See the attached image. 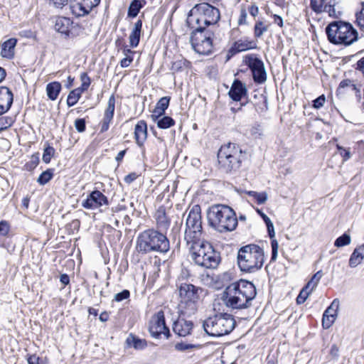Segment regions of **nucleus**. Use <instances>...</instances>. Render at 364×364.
<instances>
[{
    "label": "nucleus",
    "mask_w": 364,
    "mask_h": 364,
    "mask_svg": "<svg viewBox=\"0 0 364 364\" xmlns=\"http://www.w3.org/2000/svg\"><path fill=\"white\" fill-rule=\"evenodd\" d=\"M173 331L178 336L185 337L191 334L193 329V323L179 317L173 323Z\"/></svg>",
    "instance_id": "6ab92c4d"
},
{
    "label": "nucleus",
    "mask_w": 364,
    "mask_h": 364,
    "mask_svg": "<svg viewBox=\"0 0 364 364\" xmlns=\"http://www.w3.org/2000/svg\"><path fill=\"white\" fill-rule=\"evenodd\" d=\"M17 41L16 38H10L1 45V55L3 58L11 59L14 55V49L16 45Z\"/></svg>",
    "instance_id": "a878e982"
},
{
    "label": "nucleus",
    "mask_w": 364,
    "mask_h": 364,
    "mask_svg": "<svg viewBox=\"0 0 364 364\" xmlns=\"http://www.w3.org/2000/svg\"><path fill=\"white\" fill-rule=\"evenodd\" d=\"M237 259L242 272L254 273L262 269L264 262V252L259 245H247L239 249Z\"/></svg>",
    "instance_id": "20e7f679"
},
{
    "label": "nucleus",
    "mask_w": 364,
    "mask_h": 364,
    "mask_svg": "<svg viewBox=\"0 0 364 364\" xmlns=\"http://www.w3.org/2000/svg\"><path fill=\"white\" fill-rule=\"evenodd\" d=\"M328 40L335 45L350 46L358 40V32L349 23L335 21L326 28Z\"/></svg>",
    "instance_id": "423d86ee"
},
{
    "label": "nucleus",
    "mask_w": 364,
    "mask_h": 364,
    "mask_svg": "<svg viewBox=\"0 0 364 364\" xmlns=\"http://www.w3.org/2000/svg\"><path fill=\"white\" fill-rule=\"evenodd\" d=\"M220 18L219 10L207 3L196 5L191 11L187 22L196 23L198 27H205L216 23Z\"/></svg>",
    "instance_id": "9d476101"
},
{
    "label": "nucleus",
    "mask_w": 364,
    "mask_h": 364,
    "mask_svg": "<svg viewBox=\"0 0 364 364\" xmlns=\"http://www.w3.org/2000/svg\"><path fill=\"white\" fill-rule=\"evenodd\" d=\"M53 176V169L48 168L46 171L42 172L41 175L38 176L37 179V182L41 185L44 186L47 183H48Z\"/></svg>",
    "instance_id": "e433bc0d"
},
{
    "label": "nucleus",
    "mask_w": 364,
    "mask_h": 364,
    "mask_svg": "<svg viewBox=\"0 0 364 364\" xmlns=\"http://www.w3.org/2000/svg\"><path fill=\"white\" fill-rule=\"evenodd\" d=\"M191 255V259L198 266L206 269L216 268L220 262V254L208 242L201 239L186 242Z\"/></svg>",
    "instance_id": "7ed1b4c3"
},
{
    "label": "nucleus",
    "mask_w": 364,
    "mask_h": 364,
    "mask_svg": "<svg viewBox=\"0 0 364 364\" xmlns=\"http://www.w3.org/2000/svg\"><path fill=\"white\" fill-rule=\"evenodd\" d=\"M14 101L11 90L6 86H0V115L7 112Z\"/></svg>",
    "instance_id": "aec40b11"
},
{
    "label": "nucleus",
    "mask_w": 364,
    "mask_h": 364,
    "mask_svg": "<svg viewBox=\"0 0 364 364\" xmlns=\"http://www.w3.org/2000/svg\"><path fill=\"white\" fill-rule=\"evenodd\" d=\"M75 3L70 5V9L73 15L77 17L84 16L90 14L91 10L83 4L80 0H75Z\"/></svg>",
    "instance_id": "c756f323"
},
{
    "label": "nucleus",
    "mask_w": 364,
    "mask_h": 364,
    "mask_svg": "<svg viewBox=\"0 0 364 364\" xmlns=\"http://www.w3.org/2000/svg\"><path fill=\"white\" fill-rule=\"evenodd\" d=\"M257 294L256 287L248 281L240 280L228 285L223 294L225 306L232 309H247Z\"/></svg>",
    "instance_id": "f257e3e1"
},
{
    "label": "nucleus",
    "mask_w": 364,
    "mask_h": 364,
    "mask_svg": "<svg viewBox=\"0 0 364 364\" xmlns=\"http://www.w3.org/2000/svg\"><path fill=\"white\" fill-rule=\"evenodd\" d=\"M133 61V56L124 57L120 61V65L122 68H127L129 66L131 63Z\"/></svg>",
    "instance_id": "e2e57ef3"
},
{
    "label": "nucleus",
    "mask_w": 364,
    "mask_h": 364,
    "mask_svg": "<svg viewBox=\"0 0 364 364\" xmlns=\"http://www.w3.org/2000/svg\"><path fill=\"white\" fill-rule=\"evenodd\" d=\"M207 218L210 225L220 232L232 231L237 225L235 211L225 205L217 204L210 207Z\"/></svg>",
    "instance_id": "f03ea898"
},
{
    "label": "nucleus",
    "mask_w": 364,
    "mask_h": 364,
    "mask_svg": "<svg viewBox=\"0 0 364 364\" xmlns=\"http://www.w3.org/2000/svg\"><path fill=\"white\" fill-rule=\"evenodd\" d=\"M272 256L271 261H275L277 257L279 244L277 240L274 237L271 239Z\"/></svg>",
    "instance_id": "3c124183"
},
{
    "label": "nucleus",
    "mask_w": 364,
    "mask_h": 364,
    "mask_svg": "<svg viewBox=\"0 0 364 364\" xmlns=\"http://www.w3.org/2000/svg\"><path fill=\"white\" fill-rule=\"evenodd\" d=\"M149 331L154 338H160L161 336H164L165 338H168L170 331L166 325L163 311H159L151 316L149 322Z\"/></svg>",
    "instance_id": "4468645a"
},
{
    "label": "nucleus",
    "mask_w": 364,
    "mask_h": 364,
    "mask_svg": "<svg viewBox=\"0 0 364 364\" xmlns=\"http://www.w3.org/2000/svg\"><path fill=\"white\" fill-rule=\"evenodd\" d=\"M83 92V91L78 88L71 90L67 98L68 106L69 107L74 106L79 101Z\"/></svg>",
    "instance_id": "f704fd0d"
},
{
    "label": "nucleus",
    "mask_w": 364,
    "mask_h": 364,
    "mask_svg": "<svg viewBox=\"0 0 364 364\" xmlns=\"http://www.w3.org/2000/svg\"><path fill=\"white\" fill-rule=\"evenodd\" d=\"M326 97L324 95H320L318 97L313 101V107L315 109H320L325 103Z\"/></svg>",
    "instance_id": "6e6d98bb"
},
{
    "label": "nucleus",
    "mask_w": 364,
    "mask_h": 364,
    "mask_svg": "<svg viewBox=\"0 0 364 364\" xmlns=\"http://www.w3.org/2000/svg\"><path fill=\"white\" fill-rule=\"evenodd\" d=\"M142 28V21L138 20L135 23L132 31L129 35V43L132 48H136L139 43L141 31Z\"/></svg>",
    "instance_id": "c85d7f7f"
},
{
    "label": "nucleus",
    "mask_w": 364,
    "mask_h": 364,
    "mask_svg": "<svg viewBox=\"0 0 364 364\" xmlns=\"http://www.w3.org/2000/svg\"><path fill=\"white\" fill-rule=\"evenodd\" d=\"M323 276V273L321 270L318 271L316 273H315L310 281L306 284V289H309L310 291H313L314 288L316 287L318 285L320 279H321Z\"/></svg>",
    "instance_id": "58836bf2"
},
{
    "label": "nucleus",
    "mask_w": 364,
    "mask_h": 364,
    "mask_svg": "<svg viewBox=\"0 0 364 364\" xmlns=\"http://www.w3.org/2000/svg\"><path fill=\"white\" fill-rule=\"evenodd\" d=\"M247 193L248 196L253 198V199H255L259 205L264 203L267 200V194L266 192L258 193L256 191H250Z\"/></svg>",
    "instance_id": "a19ab883"
},
{
    "label": "nucleus",
    "mask_w": 364,
    "mask_h": 364,
    "mask_svg": "<svg viewBox=\"0 0 364 364\" xmlns=\"http://www.w3.org/2000/svg\"><path fill=\"white\" fill-rule=\"evenodd\" d=\"M311 292V291H310L309 289H306V287H304L296 298V303L298 304L304 303Z\"/></svg>",
    "instance_id": "de8ad7c7"
},
{
    "label": "nucleus",
    "mask_w": 364,
    "mask_h": 364,
    "mask_svg": "<svg viewBox=\"0 0 364 364\" xmlns=\"http://www.w3.org/2000/svg\"><path fill=\"white\" fill-rule=\"evenodd\" d=\"M184 239L186 242H191L201 239L202 221L200 208L194 206L188 213L186 223Z\"/></svg>",
    "instance_id": "9b49d317"
},
{
    "label": "nucleus",
    "mask_w": 364,
    "mask_h": 364,
    "mask_svg": "<svg viewBox=\"0 0 364 364\" xmlns=\"http://www.w3.org/2000/svg\"><path fill=\"white\" fill-rule=\"evenodd\" d=\"M253 48H255V43L252 41L244 39L238 40L235 41L232 47L229 49L227 54V60H229L236 53L245 51Z\"/></svg>",
    "instance_id": "4be33fe9"
},
{
    "label": "nucleus",
    "mask_w": 364,
    "mask_h": 364,
    "mask_svg": "<svg viewBox=\"0 0 364 364\" xmlns=\"http://www.w3.org/2000/svg\"><path fill=\"white\" fill-rule=\"evenodd\" d=\"M134 136L136 144L139 146H143L144 142L147 136V127L146 123L141 120L135 126Z\"/></svg>",
    "instance_id": "393cba45"
},
{
    "label": "nucleus",
    "mask_w": 364,
    "mask_h": 364,
    "mask_svg": "<svg viewBox=\"0 0 364 364\" xmlns=\"http://www.w3.org/2000/svg\"><path fill=\"white\" fill-rule=\"evenodd\" d=\"M245 63L252 71L253 80L256 83L262 84L267 80V73L264 63L258 58L249 55Z\"/></svg>",
    "instance_id": "dca6fc26"
},
{
    "label": "nucleus",
    "mask_w": 364,
    "mask_h": 364,
    "mask_svg": "<svg viewBox=\"0 0 364 364\" xmlns=\"http://www.w3.org/2000/svg\"><path fill=\"white\" fill-rule=\"evenodd\" d=\"M72 24L73 21L70 18L67 17H59L55 21V28L58 32L69 36L70 28Z\"/></svg>",
    "instance_id": "bb28decb"
},
{
    "label": "nucleus",
    "mask_w": 364,
    "mask_h": 364,
    "mask_svg": "<svg viewBox=\"0 0 364 364\" xmlns=\"http://www.w3.org/2000/svg\"><path fill=\"white\" fill-rule=\"evenodd\" d=\"M127 345L136 350L144 349L146 346V342L144 339H140L133 335H129L126 341Z\"/></svg>",
    "instance_id": "473e14b6"
},
{
    "label": "nucleus",
    "mask_w": 364,
    "mask_h": 364,
    "mask_svg": "<svg viewBox=\"0 0 364 364\" xmlns=\"http://www.w3.org/2000/svg\"><path fill=\"white\" fill-rule=\"evenodd\" d=\"M39 164L38 154H33L30 159L24 165V169L28 171L34 170Z\"/></svg>",
    "instance_id": "ea45409f"
},
{
    "label": "nucleus",
    "mask_w": 364,
    "mask_h": 364,
    "mask_svg": "<svg viewBox=\"0 0 364 364\" xmlns=\"http://www.w3.org/2000/svg\"><path fill=\"white\" fill-rule=\"evenodd\" d=\"M55 154V149L53 147L48 146L44 149L42 159L44 163L48 164L51 160V157Z\"/></svg>",
    "instance_id": "c03bdc74"
},
{
    "label": "nucleus",
    "mask_w": 364,
    "mask_h": 364,
    "mask_svg": "<svg viewBox=\"0 0 364 364\" xmlns=\"http://www.w3.org/2000/svg\"><path fill=\"white\" fill-rule=\"evenodd\" d=\"M261 102L256 105L255 108L258 112H264L268 109L267 99L263 96L261 97Z\"/></svg>",
    "instance_id": "8fccbe9b"
},
{
    "label": "nucleus",
    "mask_w": 364,
    "mask_h": 364,
    "mask_svg": "<svg viewBox=\"0 0 364 364\" xmlns=\"http://www.w3.org/2000/svg\"><path fill=\"white\" fill-rule=\"evenodd\" d=\"M243 157L241 148L234 143L222 146L218 153L220 167L227 173L236 172L241 166Z\"/></svg>",
    "instance_id": "1a4fd4ad"
},
{
    "label": "nucleus",
    "mask_w": 364,
    "mask_h": 364,
    "mask_svg": "<svg viewBox=\"0 0 364 364\" xmlns=\"http://www.w3.org/2000/svg\"><path fill=\"white\" fill-rule=\"evenodd\" d=\"M28 364H45L42 358H40L36 354L30 355L27 359Z\"/></svg>",
    "instance_id": "bf43d9fd"
},
{
    "label": "nucleus",
    "mask_w": 364,
    "mask_h": 364,
    "mask_svg": "<svg viewBox=\"0 0 364 364\" xmlns=\"http://www.w3.org/2000/svg\"><path fill=\"white\" fill-rule=\"evenodd\" d=\"M247 88L240 80H235L229 91V95L234 101H240L247 94Z\"/></svg>",
    "instance_id": "5701e85b"
},
{
    "label": "nucleus",
    "mask_w": 364,
    "mask_h": 364,
    "mask_svg": "<svg viewBox=\"0 0 364 364\" xmlns=\"http://www.w3.org/2000/svg\"><path fill=\"white\" fill-rule=\"evenodd\" d=\"M142 5L139 0L132 1L128 9V16L132 18L136 17Z\"/></svg>",
    "instance_id": "4c0bfd02"
},
{
    "label": "nucleus",
    "mask_w": 364,
    "mask_h": 364,
    "mask_svg": "<svg viewBox=\"0 0 364 364\" xmlns=\"http://www.w3.org/2000/svg\"><path fill=\"white\" fill-rule=\"evenodd\" d=\"M136 178V174L135 173H132L125 176L124 181L127 183H130L133 182Z\"/></svg>",
    "instance_id": "338daca9"
},
{
    "label": "nucleus",
    "mask_w": 364,
    "mask_h": 364,
    "mask_svg": "<svg viewBox=\"0 0 364 364\" xmlns=\"http://www.w3.org/2000/svg\"><path fill=\"white\" fill-rule=\"evenodd\" d=\"M75 127L79 132H83L85 130V120L84 119H77L75 121Z\"/></svg>",
    "instance_id": "4d7b16f0"
},
{
    "label": "nucleus",
    "mask_w": 364,
    "mask_h": 364,
    "mask_svg": "<svg viewBox=\"0 0 364 364\" xmlns=\"http://www.w3.org/2000/svg\"><path fill=\"white\" fill-rule=\"evenodd\" d=\"M310 7L316 14L327 13L334 18H339L342 14L336 9L335 0H310Z\"/></svg>",
    "instance_id": "2eb2a0df"
},
{
    "label": "nucleus",
    "mask_w": 364,
    "mask_h": 364,
    "mask_svg": "<svg viewBox=\"0 0 364 364\" xmlns=\"http://www.w3.org/2000/svg\"><path fill=\"white\" fill-rule=\"evenodd\" d=\"M115 109V97L112 95L107 102V107L105 111L104 117L101 123L100 132H105L108 130L109 124L112 122Z\"/></svg>",
    "instance_id": "412c9836"
},
{
    "label": "nucleus",
    "mask_w": 364,
    "mask_h": 364,
    "mask_svg": "<svg viewBox=\"0 0 364 364\" xmlns=\"http://www.w3.org/2000/svg\"><path fill=\"white\" fill-rule=\"evenodd\" d=\"M248 10L249 13L254 17H255L259 13L258 7L255 5L250 6Z\"/></svg>",
    "instance_id": "774afa93"
},
{
    "label": "nucleus",
    "mask_w": 364,
    "mask_h": 364,
    "mask_svg": "<svg viewBox=\"0 0 364 364\" xmlns=\"http://www.w3.org/2000/svg\"><path fill=\"white\" fill-rule=\"evenodd\" d=\"M211 33L205 27H196L191 36V43L194 50L201 55L211 53L213 43Z\"/></svg>",
    "instance_id": "f8f14e48"
},
{
    "label": "nucleus",
    "mask_w": 364,
    "mask_h": 364,
    "mask_svg": "<svg viewBox=\"0 0 364 364\" xmlns=\"http://www.w3.org/2000/svg\"><path fill=\"white\" fill-rule=\"evenodd\" d=\"M203 289L193 284L182 283L178 287L180 303L178 311L180 315L191 316L194 315L198 308L200 294Z\"/></svg>",
    "instance_id": "0eeeda50"
},
{
    "label": "nucleus",
    "mask_w": 364,
    "mask_h": 364,
    "mask_svg": "<svg viewBox=\"0 0 364 364\" xmlns=\"http://www.w3.org/2000/svg\"><path fill=\"white\" fill-rule=\"evenodd\" d=\"M9 225L5 220H1L0 222V235L6 236L9 232Z\"/></svg>",
    "instance_id": "13d9d810"
},
{
    "label": "nucleus",
    "mask_w": 364,
    "mask_h": 364,
    "mask_svg": "<svg viewBox=\"0 0 364 364\" xmlns=\"http://www.w3.org/2000/svg\"><path fill=\"white\" fill-rule=\"evenodd\" d=\"M85 6L88 7L91 11L92 9L98 6L100 2V0H80Z\"/></svg>",
    "instance_id": "052dcab7"
},
{
    "label": "nucleus",
    "mask_w": 364,
    "mask_h": 364,
    "mask_svg": "<svg viewBox=\"0 0 364 364\" xmlns=\"http://www.w3.org/2000/svg\"><path fill=\"white\" fill-rule=\"evenodd\" d=\"M211 33L205 27H196L191 36V43L194 50L201 55L211 53L213 43Z\"/></svg>",
    "instance_id": "ddd939ff"
},
{
    "label": "nucleus",
    "mask_w": 364,
    "mask_h": 364,
    "mask_svg": "<svg viewBox=\"0 0 364 364\" xmlns=\"http://www.w3.org/2000/svg\"><path fill=\"white\" fill-rule=\"evenodd\" d=\"M62 89L61 84L59 82L54 81L52 82L48 83L46 85V93L48 97L50 100H55Z\"/></svg>",
    "instance_id": "2f4dec72"
},
{
    "label": "nucleus",
    "mask_w": 364,
    "mask_h": 364,
    "mask_svg": "<svg viewBox=\"0 0 364 364\" xmlns=\"http://www.w3.org/2000/svg\"><path fill=\"white\" fill-rule=\"evenodd\" d=\"M154 121H156V124L160 129H168L173 126L175 121L173 118L169 116H164V114L159 118H152Z\"/></svg>",
    "instance_id": "72a5a7b5"
},
{
    "label": "nucleus",
    "mask_w": 364,
    "mask_h": 364,
    "mask_svg": "<svg viewBox=\"0 0 364 364\" xmlns=\"http://www.w3.org/2000/svg\"><path fill=\"white\" fill-rule=\"evenodd\" d=\"M265 224L267 228L269 237L271 239L274 238L275 237V232L272 222L270 220L269 221H267Z\"/></svg>",
    "instance_id": "680f3d73"
},
{
    "label": "nucleus",
    "mask_w": 364,
    "mask_h": 364,
    "mask_svg": "<svg viewBox=\"0 0 364 364\" xmlns=\"http://www.w3.org/2000/svg\"><path fill=\"white\" fill-rule=\"evenodd\" d=\"M130 296V292L127 289H124L119 293L114 295V301L117 302L122 301L123 300L127 299Z\"/></svg>",
    "instance_id": "864d4df0"
},
{
    "label": "nucleus",
    "mask_w": 364,
    "mask_h": 364,
    "mask_svg": "<svg viewBox=\"0 0 364 364\" xmlns=\"http://www.w3.org/2000/svg\"><path fill=\"white\" fill-rule=\"evenodd\" d=\"M364 258V245L356 247L350 255L349 259V266L355 267L361 263Z\"/></svg>",
    "instance_id": "7c9ffc66"
},
{
    "label": "nucleus",
    "mask_w": 364,
    "mask_h": 364,
    "mask_svg": "<svg viewBox=\"0 0 364 364\" xmlns=\"http://www.w3.org/2000/svg\"><path fill=\"white\" fill-rule=\"evenodd\" d=\"M269 24L262 21H257L254 26V36L256 38H259L267 31Z\"/></svg>",
    "instance_id": "c9c22d12"
},
{
    "label": "nucleus",
    "mask_w": 364,
    "mask_h": 364,
    "mask_svg": "<svg viewBox=\"0 0 364 364\" xmlns=\"http://www.w3.org/2000/svg\"><path fill=\"white\" fill-rule=\"evenodd\" d=\"M50 2L53 3L54 6L56 8H63L64 6L67 5L68 3V0H49Z\"/></svg>",
    "instance_id": "0e129e2a"
},
{
    "label": "nucleus",
    "mask_w": 364,
    "mask_h": 364,
    "mask_svg": "<svg viewBox=\"0 0 364 364\" xmlns=\"http://www.w3.org/2000/svg\"><path fill=\"white\" fill-rule=\"evenodd\" d=\"M339 300L335 299L331 305L325 310L322 318V326L324 328H329L334 323L339 309Z\"/></svg>",
    "instance_id": "a211bd4d"
},
{
    "label": "nucleus",
    "mask_w": 364,
    "mask_h": 364,
    "mask_svg": "<svg viewBox=\"0 0 364 364\" xmlns=\"http://www.w3.org/2000/svg\"><path fill=\"white\" fill-rule=\"evenodd\" d=\"M247 17V11L245 9L240 11V16L238 18V23L240 25L246 24V19Z\"/></svg>",
    "instance_id": "69168bd1"
},
{
    "label": "nucleus",
    "mask_w": 364,
    "mask_h": 364,
    "mask_svg": "<svg viewBox=\"0 0 364 364\" xmlns=\"http://www.w3.org/2000/svg\"><path fill=\"white\" fill-rule=\"evenodd\" d=\"M14 122V119L11 117H0V132L10 127Z\"/></svg>",
    "instance_id": "49530a36"
},
{
    "label": "nucleus",
    "mask_w": 364,
    "mask_h": 364,
    "mask_svg": "<svg viewBox=\"0 0 364 364\" xmlns=\"http://www.w3.org/2000/svg\"><path fill=\"white\" fill-rule=\"evenodd\" d=\"M155 219L156 221L157 228L161 232L166 231L170 225V220L166 215L165 208L159 207L155 213Z\"/></svg>",
    "instance_id": "b1692460"
},
{
    "label": "nucleus",
    "mask_w": 364,
    "mask_h": 364,
    "mask_svg": "<svg viewBox=\"0 0 364 364\" xmlns=\"http://www.w3.org/2000/svg\"><path fill=\"white\" fill-rule=\"evenodd\" d=\"M81 86L77 87L82 91H86L90 85L91 80L87 73H82L80 75Z\"/></svg>",
    "instance_id": "37998d69"
},
{
    "label": "nucleus",
    "mask_w": 364,
    "mask_h": 364,
    "mask_svg": "<svg viewBox=\"0 0 364 364\" xmlns=\"http://www.w3.org/2000/svg\"><path fill=\"white\" fill-rule=\"evenodd\" d=\"M361 6L360 11L356 14V22L360 29L364 31V2Z\"/></svg>",
    "instance_id": "09e8293b"
},
{
    "label": "nucleus",
    "mask_w": 364,
    "mask_h": 364,
    "mask_svg": "<svg viewBox=\"0 0 364 364\" xmlns=\"http://www.w3.org/2000/svg\"><path fill=\"white\" fill-rule=\"evenodd\" d=\"M234 317L228 314H220L206 318L203 323L204 331L213 337L229 334L235 327Z\"/></svg>",
    "instance_id": "6e6552de"
},
{
    "label": "nucleus",
    "mask_w": 364,
    "mask_h": 364,
    "mask_svg": "<svg viewBox=\"0 0 364 364\" xmlns=\"http://www.w3.org/2000/svg\"><path fill=\"white\" fill-rule=\"evenodd\" d=\"M136 248L142 253L167 252L170 248L169 240L163 232L149 229L138 236Z\"/></svg>",
    "instance_id": "39448f33"
},
{
    "label": "nucleus",
    "mask_w": 364,
    "mask_h": 364,
    "mask_svg": "<svg viewBox=\"0 0 364 364\" xmlns=\"http://www.w3.org/2000/svg\"><path fill=\"white\" fill-rule=\"evenodd\" d=\"M104 205H108V199L102 193L97 190L91 192L82 202L83 208L90 210L99 208Z\"/></svg>",
    "instance_id": "f3484780"
},
{
    "label": "nucleus",
    "mask_w": 364,
    "mask_h": 364,
    "mask_svg": "<svg viewBox=\"0 0 364 364\" xmlns=\"http://www.w3.org/2000/svg\"><path fill=\"white\" fill-rule=\"evenodd\" d=\"M196 348L197 346L184 342L177 343L175 345V349L181 352L190 351Z\"/></svg>",
    "instance_id": "a18cd8bd"
},
{
    "label": "nucleus",
    "mask_w": 364,
    "mask_h": 364,
    "mask_svg": "<svg viewBox=\"0 0 364 364\" xmlns=\"http://www.w3.org/2000/svg\"><path fill=\"white\" fill-rule=\"evenodd\" d=\"M350 242V236L347 233H344L335 240L334 245L337 247H341L349 245Z\"/></svg>",
    "instance_id": "79ce46f5"
},
{
    "label": "nucleus",
    "mask_w": 364,
    "mask_h": 364,
    "mask_svg": "<svg viewBox=\"0 0 364 364\" xmlns=\"http://www.w3.org/2000/svg\"><path fill=\"white\" fill-rule=\"evenodd\" d=\"M248 134L255 138L259 137L262 134V128L259 124H254L248 129Z\"/></svg>",
    "instance_id": "603ef678"
},
{
    "label": "nucleus",
    "mask_w": 364,
    "mask_h": 364,
    "mask_svg": "<svg viewBox=\"0 0 364 364\" xmlns=\"http://www.w3.org/2000/svg\"><path fill=\"white\" fill-rule=\"evenodd\" d=\"M170 97H161L156 105V107L151 114L152 118H159L165 114L166 109L168 107Z\"/></svg>",
    "instance_id": "cd10ccee"
},
{
    "label": "nucleus",
    "mask_w": 364,
    "mask_h": 364,
    "mask_svg": "<svg viewBox=\"0 0 364 364\" xmlns=\"http://www.w3.org/2000/svg\"><path fill=\"white\" fill-rule=\"evenodd\" d=\"M336 147H337L338 150L339 151V154L343 157V161H346L347 160H348L350 158L351 154L348 149H346L338 144L336 145Z\"/></svg>",
    "instance_id": "5fc2aeb1"
}]
</instances>
